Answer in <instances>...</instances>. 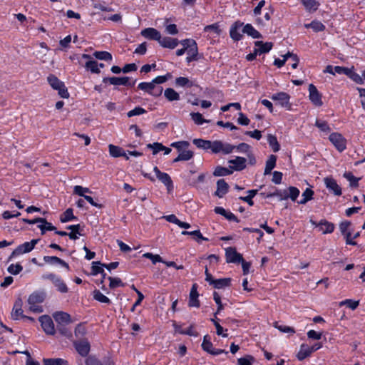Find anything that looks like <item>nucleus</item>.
Segmentation results:
<instances>
[{
  "mask_svg": "<svg viewBox=\"0 0 365 365\" xmlns=\"http://www.w3.org/2000/svg\"><path fill=\"white\" fill-rule=\"evenodd\" d=\"M228 189L229 185L225 180L220 179L217 182V190L215 191V195L221 198L228 192Z\"/></svg>",
  "mask_w": 365,
  "mask_h": 365,
  "instance_id": "16",
  "label": "nucleus"
},
{
  "mask_svg": "<svg viewBox=\"0 0 365 365\" xmlns=\"http://www.w3.org/2000/svg\"><path fill=\"white\" fill-rule=\"evenodd\" d=\"M267 142L274 153L278 152L279 150L280 145L277 141V138L274 135L269 134L267 135Z\"/></svg>",
  "mask_w": 365,
  "mask_h": 365,
  "instance_id": "40",
  "label": "nucleus"
},
{
  "mask_svg": "<svg viewBox=\"0 0 365 365\" xmlns=\"http://www.w3.org/2000/svg\"><path fill=\"white\" fill-rule=\"evenodd\" d=\"M230 278H221L218 279H215V282H212V286L215 289H222L227 287H230Z\"/></svg>",
  "mask_w": 365,
  "mask_h": 365,
  "instance_id": "33",
  "label": "nucleus"
},
{
  "mask_svg": "<svg viewBox=\"0 0 365 365\" xmlns=\"http://www.w3.org/2000/svg\"><path fill=\"white\" fill-rule=\"evenodd\" d=\"M175 85L179 87L190 88L194 83L185 77H178L175 79Z\"/></svg>",
  "mask_w": 365,
  "mask_h": 365,
  "instance_id": "39",
  "label": "nucleus"
},
{
  "mask_svg": "<svg viewBox=\"0 0 365 365\" xmlns=\"http://www.w3.org/2000/svg\"><path fill=\"white\" fill-rule=\"evenodd\" d=\"M255 46L257 47V48H256V50L259 54L265 53L269 52L272 49V46H273L272 43H270V42L264 43L262 41H256L255 43Z\"/></svg>",
  "mask_w": 365,
  "mask_h": 365,
  "instance_id": "27",
  "label": "nucleus"
},
{
  "mask_svg": "<svg viewBox=\"0 0 365 365\" xmlns=\"http://www.w3.org/2000/svg\"><path fill=\"white\" fill-rule=\"evenodd\" d=\"M43 365H68V362L61 358H45L43 359Z\"/></svg>",
  "mask_w": 365,
  "mask_h": 365,
  "instance_id": "32",
  "label": "nucleus"
},
{
  "mask_svg": "<svg viewBox=\"0 0 365 365\" xmlns=\"http://www.w3.org/2000/svg\"><path fill=\"white\" fill-rule=\"evenodd\" d=\"M257 190H250L247 191L248 195L245 197H240V199L248 203L249 205L252 206L254 202L252 198L257 194Z\"/></svg>",
  "mask_w": 365,
  "mask_h": 365,
  "instance_id": "43",
  "label": "nucleus"
},
{
  "mask_svg": "<svg viewBox=\"0 0 365 365\" xmlns=\"http://www.w3.org/2000/svg\"><path fill=\"white\" fill-rule=\"evenodd\" d=\"M190 116L192 120L197 125H202L204 123L209 122L208 120L204 119L202 114L200 113H191Z\"/></svg>",
  "mask_w": 365,
  "mask_h": 365,
  "instance_id": "56",
  "label": "nucleus"
},
{
  "mask_svg": "<svg viewBox=\"0 0 365 365\" xmlns=\"http://www.w3.org/2000/svg\"><path fill=\"white\" fill-rule=\"evenodd\" d=\"M274 326L275 328H277L281 332L290 333V334L295 333V330L293 327L286 326V325H280L278 324V322H275Z\"/></svg>",
  "mask_w": 365,
  "mask_h": 365,
  "instance_id": "60",
  "label": "nucleus"
},
{
  "mask_svg": "<svg viewBox=\"0 0 365 365\" xmlns=\"http://www.w3.org/2000/svg\"><path fill=\"white\" fill-rule=\"evenodd\" d=\"M48 82L50 86L55 90L60 88L61 86H63L64 83L61 81L56 76L54 75H49L47 78Z\"/></svg>",
  "mask_w": 365,
  "mask_h": 365,
  "instance_id": "36",
  "label": "nucleus"
},
{
  "mask_svg": "<svg viewBox=\"0 0 365 365\" xmlns=\"http://www.w3.org/2000/svg\"><path fill=\"white\" fill-rule=\"evenodd\" d=\"M180 43L185 47L187 56L186 60L187 62H191L196 60L197 51V43L195 40L187 38L180 41Z\"/></svg>",
  "mask_w": 365,
  "mask_h": 365,
  "instance_id": "2",
  "label": "nucleus"
},
{
  "mask_svg": "<svg viewBox=\"0 0 365 365\" xmlns=\"http://www.w3.org/2000/svg\"><path fill=\"white\" fill-rule=\"evenodd\" d=\"M42 278L44 279H48L52 282L53 285L56 287L57 290L61 293L68 292V287L65 282L61 279V277L56 275L55 274L50 273L42 275Z\"/></svg>",
  "mask_w": 365,
  "mask_h": 365,
  "instance_id": "4",
  "label": "nucleus"
},
{
  "mask_svg": "<svg viewBox=\"0 0 365 365\" xmlns=\"http://www.w3.org/2000/svg\"><path fill=\"white\" fill-rule=\"evenodd\" d=\"M232 173V171L230 170L228 168H224L222 166H217L215 168V170L213 173V175L215 176H225V175H230Z\"/></svg>",
  "mask_w": 365,
  "mask_h": 365,
  "instance_id": "50",
  "label": "nucleus"
},
{
  "mask_svg": "<svg viewBox=\"0 0 365 365\" xmlns=\"http://www.w3.org/2000/svg\"><path fill=\"white\" fill-rule=\"evenodd\" d=\"M213 299H214L215 303L217 304V309L216 312L215 313V317H216V315L220 314V312L224 309V305L222 304V303L221 302L220 296L219 295V294L217 292H214Z\"/></svg>",
  "mask_w": 365,
  "mask_h": 365,
  "instance_id": "55",
  "label": "nucleus"
},
{
  "mask_svg": "<svg viewBox=\"0 0 365 365\" xmlns=\"http://www.w3.org/2000/svg\"><path fill=\"white\" fill-rule=\"evenodd\" d=\"M312 224L319 227V230L324 234L331 233L334 230V225L327 220H322L319 224H316L314 222H312Z\"/></svg>",
  "mask_w": 365,
  "mask_h": 365,
  "instance_id": "21",
  "label": "nucleus"
},
{
  "mask_svg": "<svg viewBox=\"0 0 365 365\" xmlns=\"http://www.w3.org/2000/svg\"><path fill=\"white\" fill-rule=\"evenodd\" d=\"M242 32L252 36L254 38H259L262 37L261 34L257 31L251 24H246L243 29Z\"/></svg>",
  "mask_w": 365,
  "mask_h": 365,
  "instance_id": "30",
  "label": "nucleus"
},
{
  "mask_svg": "<svg viewBox=\"0 0 365 365\" xmlns=\"http://www.w3.org/2000/svg\"><path fill=\"white\" fill-rule=\"evenodd\" d=\"M344 177L349 181L350 185L351 187H358L359 184L358 182L359 180V178H356L354 176V175L351 172H345L344 173Z\"/></svg>",
  "mask_w": 365,
  "mask_h": 365,
  "instance_id": "46",
  "label": "nucleus"
},
{
  "mask_svg": "<svg viewBox=\"0 0 365 365\" xmlns=\"http://www.w3.org/2000/svg\"><path fill=\"white\" fill-rule=\"evenodd\" d=\"M190 143L187 141H178L173 143L170 146L176 148L180 153L188 148Z\"/></svg>",
  "mask_w": 365,
  "mask_h": 365,
  "instance_id": "47",
  "label": "nucleus"
},
{
  "mask_svg": "<svg viewBox=\"0 0 365 365\" xmlns=\"http://www.w3.org/2000/svg\"><path fill=\"white\" fill-rule=\"evenodd\" d=\"M197 286L196 284H194L191 288L190 293V300H189V306L199 307L200 302L197 299L198 298V292L197 291Z\"/></svg>",
  "mask_w": 365,
  "mask_h": 365,
  "instance_id": "18",
  "label": "nucleus"
},
{
  "mask_svg": "<svg viewBox=\"0 0 365 365\" xmlns=\"http://www.w3.org/2000/svg\"><path fill=\"white\" fill-rule=\"evenodd\" d=\"M246 159L242 157H236L235 159L230 160L229 163L234 165L231 168L235 170L240 171L246 167Z\"/></svg>",
  "mask_w": 365,
  "mask_h": 365,
  "instance_id": "20",
  "label": "nucleus"
},
{
  "mask_svg": "<svg viewBox=\"0 0 365 365\" xmlns=\"http://www.w3.org/2000/svg\"><path fill=\"white\" fill-rule=\"evenodd\" d=\"M23 269V267L21 264H11L7 270L9 273L12 274H18L20 272H21V270Z\"/></svg>",
  "mask_w": 365,
  "mask_h": 365,
  "instance_id": "63",
  "label": "nucleus"
},
{
  "mask_svg": "<svg viewBox=\"0 0 365 365\" xmlns=\"http://www.w3.org/2000/svg\"><path fill=\"white\" fill-rule=\"evenodd\" d=\"M93 56L99 60H104L106 61H110L112 60V55L108 51H96L94 52Z\"/></svg>",
  "mask_w": 365,
  "mask_h": 365,
  "instance_id": "48",
  "label": "nucleus"
},
{
  "mask_svg": "<svg viewBox=\"0 0 365 365\" xmlns=\"http://www.w3.org/2000/svg\"><path fill=\"white\" fill-rule=\"evenodd\" d=\"M143 257L147 259H150L154 264L157 262L163 263V258L159 255H153L150 252H146L143 254Z\"/></svg>",
  "mask_w": 365,
  "mask_h": 365,
  "instance_id": "57",
  "label": "nucleus"
},
{
  "mask_svg": "<svg viewBox=\"0 0 365 365\" xmlns=\"http://www.w3.org/2000/svg\"><path fill=\"white\" fill-rule=\"evenodd\" d=\"M304 26L307 29H312L315 32L322 31L325 29V26L319 21H312L309 24H306Z\"/></svg>",
  "mask_w": 365,
  "mask_h": 365,
  "instance_id": "37",
  "label": "nucleus"
},
{
  "mask_svg": "<svg viewBox=\"0 0 365 365\" xmlns=\"http://www.w3.org/2000/svg\"><path fill=\"white\" fill-rule=\"evenodd\" d=\"M164 96L168 101H174L180 100V95L173 88H168L164 91Z\"/></svg>",
  "mask_w": 365,
  "mask_h": 365,
  "instance_id": "35",
  "label": "nucleus"
},
{
  "mask_svg": "<svg viewBox=\"0 0 365 365\" xmlns=\"http://www.w3.org/2000/svg\"><path fill=\"white\" fill-rule=\"evenodd\" d=\"M272 100L277 101L279 104L288 110L291 109V103H289L290 96L285 92H279L274 93L271 97Z\"/></svg>",
  "mask_w": 365,
  "mask_h": 365,
  "instance_id": "7",
  "label": "nucleus"
},
{
  "mask_svg": "<svg viewBox=\"0 0 365 365\" xmlns=\"http://www.w3.org/2000/svg\"><path fill=\"white\" fill-rule=\"evenodd\" d=\"M38 239L32 240L30 242H26L22 245H19L11 253L10 258L18 256L22 254L28 253L32 251L38 242Z\"/></svg>",
  "mask_w": 365,
  "mask_h": 365,
  "instance_id": "3",
  "label": "nucleus"
},
{
  "mask_svg": "<svg viewBox=\"0 0 365 365\" xmlns=\"http://www.w3.org/2000/svg\"><path fill=\"white\" fill-rule=\"evenodd\" d=\"M44 300V294L40 292L32 293L28 299V304H41Z\"/></svg>",
  "mask_w": 365,
  "mask_h": 365,
  "instance_id": "34",
  "label": "nucleus"
},
{
  "mask_svg": "<svg viewBox=\"0 0 365 365\" xmlns=\"http://www.w3.org/2000/svg\"><path fill=\"white\" fill-rule=\"evenodd\" d=\"M182 235H192L194 237H196V240L197 242H199V240H205V241H207L208 239L206 238V237H204L200 231L199 230H195V231H192V232H189V231H182Z\"/></svg>",
  "mask_w": 365,
  "mask_h": 365,
  "instance_id": "53",
  "label": "nucleus"
},
{
  "mask_svg": "<svg viewBox=\"0 0 365 365\" xmlns=\"http://www.w3.org/2000/svg\"><path fill=\"white\" fill-rule=\"evenodd\" d=\"M215 212L217 214H220V215L224 216L227 220H228L230 221H235L236 222H239L237 217L233 213H232L230 211L225 210L222 207H216L215 208Z\"/></svg>",
  "mask_w": 365,
  "mask_h": 365,
  "instance_id": "23",
  "label": "nucleus"
},
{
  "mask_svg": "<svg viewBox=\"0 0 365 365\" xmlns=\"http://www.w3.org/2000/svg\"><path fill=\"white\" fill-rule=\"evenodd\" d=\"M350 225L351 222L349 221H344L340 223L339 230L344 236H346L348 234L351 235V232L349 230Z\"/></svg>",
  "mask_w": 365,
  "mask_h": 365,
  "instance_id": "61",
  "label": "nucleus"
},
{
  "mask_svg": "<svg viewBox=\"0 0 365 365\" xmlns=\"http://www.w3.org/2000/svg\"><path fill=\"white\" fill-rule=\"evenodd\" d=\"M129 77L123 76V77H105L103 78V83H110L112 85L115 86H125L129 84Z\"/></svg>",
  "mask_w": 365,
  "mask_h": 365,
  "instance_id": "14",
  "label": "nucleus"
},
{
  "mask_svg": "<svg viewBox=\"0 0 365 365\" xmlns=\"http://www.w3.org/2000/svg\"><path fill=\"white\" fill-rule=\"evenodd\" d=\"M194 156V153L192 151L185 149L184 151H182L179 153L178 157H176L173 160V163H177L179 161H187L192 159Z\"/></svg>",
  "mask_w": 365,
  "mask_h": 365,
  "instance_id": "29",
  "label": "nucleus"
},
{
  "mask_svg": "<svg viewBox=\"0 0 365 365\" xmlns=\"http://www.w3.org/2000/svg\"><path fill=\"white\" fill-rule=\"evenodd\" d=\"M324 181L326 187L329 191L332 192L335 195L337 196L341 195V189L334 178L331 177H327L324 178Z\"/></svg>",
  "mask_w": 365,
  "mask_h": 365,
  "instance_id": "10",
  "label": "nucleus"
},
{
  "mask_svg": "<svg viewBox=\"0 0 365 365\" xmlns=\"http://www.w3.org/2000/svg\"><path fill=\"white\" fill-rule=\"evenodd\" d=\"M277 156L274 155H270L266 162V166L264 174L269 175L276 165Z\"/></svg>",
  "mask_w": 365,
  "mask_h": 365,
  "instance_id": "31",
  "label": "nucleus"
},
{
  "mask_svg": "<svg viewBox=\"0 0 365 365\" xmlns=\"http://www.w3.org/2000/svg\"><path fill=\"white\" fill-rule=\"evenodd\" d=\"M158 43L164 48L173 49L178 45L179 41L177 38H173L171 37H160Z\"/></svg>",
  "mask_w": 365,
  "mask_h": 365,
  "instance_id": "17",
  "label": "nucleus"
},
{
  "mask_svg": "<svg viewBox=\"0 0 365 365\" xmlns=\"http://www.w3.org/2000/svg\"><path fill=\"white\" fill-rule=\"evenodd\" d=\"M168 190L173 187V181L168 173H162L158 178Z\"/></svg>",
  "mask_w": 365,
  "mask_h": 365,
  "instance_id": "41",
  "label": "nucleus"
},
{
  "mask_svg": "<svg viewBox=\"0 0 365 365\" xmlns=\"http://www.w3.org/2000/svg\"><path fill=\"white\" fill-rule=\"evenodd\" d=\"M22 306V301L21 299H18L16 301L14 306L13 307L12 312H11V318L14 320H16L19 319V317L24 316L23 315V311L21 309Z\"/></svg>",
  "mask_w": 365,
  "mask_h": 365,
  "instance_id": "24",
  "label": "nucleus"
},
{
  "mask_svg": "<svg viewBox=\"0 0 365 365\" xmlns=\"http://www.w3.org/2000/svg\"><path fill=\"white\" fill-rule=\"evenodd\" d=\"M148 148L153 149V155L157 154L159 151L165 149V146L160 143H154L153 144H148Z\"/></svg>",
  "mask_w": 365,
  "mask_h": 365,
  "instance_id": "62",
  "label": "nucleus"
},
{
  "mask_svg": "<svg viewBox=\"0 0 365 365\" xmlns=\"http://www.w3.org/2000/svg\"><path fill=\"white\" fill-rule=\"evenodd\" d=\"M250 145L245 143H242L239 144L237 146H235V149H237V151L242 153H247L248 157H250Z\"/></svg>",
  "mask_w": 365,
  "mask_h": 365,
  "instance_id": "52",
  "label": "nucleus"
},
{
  "mask_svg": "<svg viewBox=\"0 0 365 365\" xmlns=\"http://www.w3.org/2000/svg\"><path fill=\"white\" fill-rule=\"evenodd\" d=\"M53 317L58 325L68 324L71 322L70 314L63 312H56L53 314Z\"/></svg>",
  "mask_w": 365,
  "mask_h": 365,
  "instance_id": "12",
  "label": "nucleus"
},
{
  "mask_svg": "<svg viewBox=\"0 0 365 365\" xmlns=\"http://www.w3.org/2000/svg\"><path fill=\"white\" fill-rule=\"evenodd\" d=\"M226 262L227 263H240L242 260V255L238 253L235 247L225 249Z\"/></svg>",
  "mask_w": 365,
  "mask_h": 365,
  "instance_id": "8",
  "label": "nucleus"
},
{
  "mask_svg": "<svg viewBox=\"0 0 365 365\" xmlns=\"http://www.w3.org/2000/svg\"><path fill=\"white\" fill-rule=\"evenodd\" d=\"M73 192H74V194H76L79 196L84 197V196H86L85 195V193H91V191L88 187H83L81 185H76L73 187Z\"/></svg>",
  "mask_w": 365,
  "mask_h": 365,
  "instance_id": "58",
  "label": "nucleus"
},
{
  "mask_svg": "<svg viewBox=\"0 0 365 365\" xmlns=\"http://www.w3.org/2000/svg\"><path fill=\"white\" fill-rule=\"evenodd\" d=\"M193 143L199 148L203 150L210 149L213 153H222L225 155L232 153L235 145L227 143H223L221 140H206L203 139H194Z\"/></svg>",
  "mask_w": 365,
  "mask_h": 365,
  "instance_id": "1",
  "label": "nucleus"
},
{
  "mask_svg": "<svg viewBox=\"0 0 365 365\" xmlns=\"http://www.w3.org/2000/svg\"><path fill=\"white\" fill-rule=\"evenodd\" d=\"M138 88L142 91H144L145 92H147L148 93L150 94L152 90L155 88V85L151 82H142L140 83L138 86Z\"/></svg>",
  "mask_w": 365,
  "mask_h": 365,
  "instance_id": "45",
  "label": "nucleus"
},
{
  "mask_svg": "<svg viewBox=\"0 0 365 365\" xmlns=\"http://www.w3.org/2000/svg\"><path fill=\"white\" fill-rule=\"evenodd\" d=\"M309 100L314 105L316 106H322L323 105L322 95L314 85L310 84L309 86Z\"/></svg>",
  "mask_w": 365,
  "mask_h": 365,
  "instance_id": "9",
  "label": "nucleus"
},
{
  "mask_svg": "<svg viewBox=\"0 0 365 365\" xmlns=\"http://www.w3.org/2000/svg\"><path fill=\"white\" fill-rule=\"evenodd\" d=\"M76 219H77V217L73 215V210L71 208H68L60 217V220L63 223Z\"/></svg>",
  "mask_w": 365,
  "mask_h": 365,
  "instance_id": "38",
  "label": "nucleus"
},
{
  "mask_svg": "<svg viewBox=\"0 0 365 365\" xmlns=\"http://www.w3.org/2000/svg\"><path fill=\"white\" fill-rule=\"evenodd\" d=\"M93 297L94 299H96V301H98L101 303H106V304L110 303V300L98 289H95L93 291Z\"/></svg>",
  "mask_w": 365,
  "mask_h": 365,
  "instance_id": "42",
  "label": "nucleus"
},
{
  "mask_svg": "<svg viewBox=\"0 0 365 365\" xmlns=\"http://www.w3.org/2000/svg\"><path fill=\"white\" fill-rule=\"evenodd\" d=\"M39 322L42 329L47 334L53 335L56 333L53 320L48 315L40 317Z\"/></svg>",
  "mask_w": 365,
  "mask_h": 365,
  "instance_id": "6",
  "label": "nucleus"
},
{
  "mask_svg": "<svg viewBox=\"0 0 365 365\" xmlns=\"http://www.w3.org/2000/svg\"><path fill=\"white\" fill-rule=\"evenodd\" d=\"M329 139L339 152H343L346 148V140L341 134L332 133Z\"/></svg>",
  "mask_w": 365,
  "mask_h": 365,
  "instance_id": "5",
  "label": "nucleus"
},
{
  "mask_svg": "<svg viewBox=\"0 0 365 365\" xmlns=\"http://www.w3.org/2000/svg\"><path fill=\"white\" fill-rule=\"evenodd\" d=\"M140 34L145 38L149 40H155L158 42L161 37L160 33L154 28H146L143 29L140 32Z\"/></svg>",
  "mask_w": 365,
  "mask_h": 365,
  "instance_id": "11",
  "label": "nucleus"
},
{
  "mask_svg": "<svg viewBox=\"0 0 365 365\" xmlns=\"http://www.w3.org/2000/svg\"><path fill=\"white\" fill-rule=\"evenodd\" d=\"M81 58L88 60L84 65L85 68L87 70H89L94 73H99L101 72L100 68H98V62L94 60H92L91 57L89 55L83 54L81 56Z\"/></svg>",
  "mask_w": 365,
  "mask_h": 365,
  "instance_id": "13",
  "label": "nucleus"
},
{
  "mask_svg": "<svg viewBox=\"0 0 365 365\" xmlns=\"http://www.w3.org/2000/svg\"><path fill=\"white\" fill-rule=\"evenodd\" d=\"M243 24L239 21L235 22L231 27L230 31V37L235 41H239L242 38V35L239 33L238 29L242 26Z\"/></svg>",
  "mask_w": 365,
  "mask_h": 365,
  "instance_id": "28",
  "label": "nucleus"
},
{
  "mask_svg": "<svg viewBox=\"0 0 365 365\" xmlns=\"http://www.w3.org/2000/svg\"><path fill=\"white\" fill-rule=\"evenodd\" d=\"M312 354V352L311 351L310 346L306 344H302L300 346V349L297 355V357L299 361H302L307 357L309 356Z\"/></svg>",
  "mask_w": 365,
  "mask_h": 365,
  "instance_id": "26",
  "label": "nucleus"
},
{
  "mask_svg": "<svg viewBox=\"0 0 365 365\" xmlns=\"http://www.w3.org/2000/svg\"><path fill=\"white\" fill-rule=\"evenodd\" d=\"M102 264H103L101 262H93L91 267L92 274L96 275L98 274L103 273L104 267L102 266Z\"/></svg>",
  "mask_w": 365,
  "mask_h": 365,
  "instance_id": "54",
  "label": "nucleus"
},
{
  "mask_svg": "<svg viewBox=\"0 0 365 365\" xmlns=\"http://www.w3.org/2000/svg\"><path fill=\"white\" fill-rule=\"evenodd\" d=\"M43 260H44V262L46 263L51 264H59L62 267H66L68 270L70 269V267H69L68 264L65 261L62 260L61 259H60L58 257H56V256H44L43 257Z\"/></svg>",
  "mask_w": 365,
  "mask_h": 365,
  "instance_id": "22",
  "label": "nucleus"
},
{
  "mask_svg": "<svg viewBox=\"0 0 365 365\" xmlns=\"http://www.w3.org/2000/svg\"><path fill=\"white\" fill-rule=\"evenodd\" d=\"M145 113H146V110L144 108H143L141 107H135L134 109L130 110L127 113V115H128V117L130 118V117H133L135 115H139L141 114H144Z\"/></svg>",
  "mask_w": 365,
  "mask_h": 365,
  "instance_id": "64",
  "label": "nucleus"
},
{
  "mask_svg": "<svg viewBox=\"0 0 365 365\" xmlns=\"http://www.w3.org/2000/svg\"><path fill=\"white\" fill-rule=\"evenodd\" d=\"M303 5L307 10L316 11L318 9L319 4L315 0H301Z\"/></svg>",
  "mask_w": 365,
  "mask_h": 365,
  "instance_id": "51",
  "label": "nucleus"
},
{
  "mask_svg": "<svg viewBox=\"0 0 365 365\" xmlns=\"http://www.w3.org/2000/svg\"><path fill=\"white\" fill-rule=\"evenodd\" d=\"M109 153L110 155L113 158H118V157H124L126 160H128L129 158L125 153V150L116 145H113L112 144H110L109 146Z\"/></svg>",
  "mask_w": 365,
  "mask_h": 365,
  "instance_id": "19",
  "label": "nucleus"
},
{
  "mask_svg": "<svg viewBox=\"0 0 365 365\" xmlns=\"http://www.w3.org/2000/svg\"><path fill=\"white\" fill-rule=\"evenodd\" d=\"M86 365H113V362L108 358L101 361L94 356H89L86 359Z\"/></svg>",
  "mask_w": 365,
  "mask_h": 365,
  "instance_id": "25",
  "label": "nucleus"
},
{
  "mask_svg": "<svg viewBox=\"0 0 365 365\" xmlns=\"http://www.w3.org/2000/svg\"><path fill=\"white\" fill-rule=\"evenodd\" d=\"M314 191L310 188H307L302 193V198L299 201V204H306L309 200L312 199Z\"/></svg>",
  "mask_w": 365,
  "mask_h": 365,
  "instance_id": "44",
  "label": "nucleus"
},
{
  "mask_svg": "<svg viewBox=\"0 0 365 365\" xmlns=\"http://www.w3.org/2000/svg\"><path fill=\"white\" fill-rule=\"evenodd\" d=\"M38 227L41 230L42 235H43L46 231H55L56 230V227L52 225L51 222H47L46 220V222H40Z\"/></svg>",
  "mask_w": 365,
  "mask_h": 365,
  "instance_id": "49",
  "label": "nucleus"
},
{
  "mask_svg": "<svg viewBox=\"0 0 365 365\" xmlns=\"http://www.w3.org/2000/svg\"><path fill=\"white\" fill-rule=\"evenodd\" d=\"M315 125L322 132L329 133L331 130L327 122L324 120H317Z\"/></svg>",
  "mask_w": 365,
  "mask_h": 365,
  "instance_id": "59",
  "label": "nucleus"
},
{
  "mask_svg": "<svg viewBox=\"0 0 365 365\" xmlns=\"http://www.w3.org/2000/svg\"><path fill=\"white\" fill-rule=\"evenodd\" d=\"M74 346L78 353L82 356H86L88 354L90 351V344L88 341H75Z\"/></svg>",
  "mask_w": 365,
  "mask_h": 365,
  "instance_id": "15",
  "label": "nucleus"
}]
</instances>
